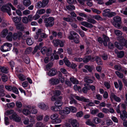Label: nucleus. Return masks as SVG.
<instances>
[{
	"label": "nucleus",
	"mask_w": 127,
	"mask_h": 127,
	"mask_svg": "<svg viewBox=\"0 0 127 127\" xmlns=\"http://www.w3.org/2000/svg\"><path fill=\"white\" fill-rule=\"evenodd\" d=\"M70 111L69 107H66L63 110L61 111V112L62 113L63 115H67L70 113Z\"/></svg>",
	"instance_id": "nucleus-19"
},
{
	"label": "nucleus",
	"mask_w": 127,
	"mask_h": 127,
	"mask_svg": "<svg viewBox=\"0 0 127 127\" xmlns=\"http://www.w3.org/2000/svg\"><path fill=\"white\" fill-rule=\"evenodd\" d=\"M6 113L7 115L13 113L11 116H10L9 117L10 119H13L14 121L17 122H19L21 120V118L18 116L15 112H14L13 110H8L6 112Z\"/></svg>",
	"instance_id": "nucleus-1"
},
{
	"label": "nucleus",
	"mask_w": 127,
	"mask_h": 127,
	"mask_svg": "<svg viewBox=\"0 0 127 127\" xmlns=\"http://www.w3.org/2000/svg\"><path fill=\"white\" fill-rule=\"evenodd\" d=\"M63 60L64 63L66 65L68 66L70 65V63L69 62V61L67 59L66 57H65Z\"/></svg>",
	"instance_id": "nucleus-44"
},
{
	"label": "nucleus",
	"mask_w": 127,
	"mask_h": 127,
	"mask_svg": "<svg viewBox=\"0 0 127 127\" xmlns=\"http://www.w3.org/2000/svg\"><path fill=\"white\" fill-rule=\"evenodd\" d=\"M115 53L117 55L118 58H123L124 55V53L123 51H118L117 50L115 51Z\"/></svg>",
	"instance_id": "nucleus-17"
},
{
	"label": "nucleus",
	"mask_w": 127,
	"mask_h": 127,
	"mask_svg": "<svg viewBox=\"0 0 127 127\" xmlns=\"http://www.w3.org/2000/svg\"><path fill=\"white\" fill-rule=\"evenodd\" d=\"M41 7H44L42 2L40 1L38 2L37 4V8H40Z\"/></svg>",
	"instance_id": "nucleus-49"
},
{
	"label": "nucleus",
	"mask_w": 127,
	"mask_h": 127,
	"mask_svg": "<svg viewBox=\"0 0 127 127\" xmlns=\"http://www.w3.org/2000/svg\"><path fill=\"white\" fill-rule=\"evenodd\" d=\"M47 49H48L46 47H43L41 49V53L43 54H45L47 52Z\"/></svg>",
	"instance_id": "nucleus-52"
},
{
	"label": "nucleus",
	"mask_w": 127,
	"mask_h": 127,
	"mask_svg": "<svg viewBox=\"0 0 127 127\" xmlns=\"http://www.w3.org/2000/svg\"><path fill=\"white\" fill-rule=\"evenodd\" d=\"M92 58L91 56H89L84 57L83 59V61L84 63H87Z\"/></svg>",
	"instance_id": "nucleus-28"
},
{
	"label": "nucleus",
	"mask_w": 127,
	"mask_h": 127,
	"mask_svg": "<svg viewBox=\"0 0 127 127\" xmlns=\"http://www.w3.org/2000/svg\"><path fill=\"white\" fill-rule=\"evenodd\" d=\"M12 33L9 32L8 35L6 36V38L8 41H11L12 40Z\"/></svg>",
	"instance_id": "nucleus-35"
},
{
	"label": "nucleus",
	"mask_w": 127,
	"mask_h": 127,
	"mask_svg": "<svg viewBox=\"0 0 127 127\" xmlns=\"http://www.w3.org/2000/svg\"><path fill=\"white\" fill-rule=\"evenodd\" d=\"M22 33L21 32H18L17 33H14L12 35V38L13 40H16L17 38L19 39L22 35Z\"/></svg>",
	"instance_id": "nucleus-11"
},
{
	"label": "nucleus",
	"mask_w": 127,
	"mask_h": 127,
	"mask_svg": "<svg viewBox=\"0 0 127 127\" xmlns=\"http://www.w3.org/2000/svg\"><path fill=\"white\" fill-rule=\"evenodd\" d=\"M93 18L97 20L102 21L103 20L100 16L98 15L93 16Z\"/></svg>",
	"instance_id": "nucleus-41"
},
{
	"label": "nucleus",
	"mask_w": 127,
	"mask_h": 127,
	"mask_svg": "<svg viewBox=\"0 0 127 127\" xmlns=\"http://www.w3.org/2000/svg\"><path fill=\"white\" fill-rule=\"evenodd\" d=\"M85 87H84L82 89V92L84 93H86L87 91V89H89L88 88L89 85L87 84H84Z\"/></svg>",
	"instance_id": "nucleus-32"
},
{
	"label": "nucleus",
	"mask_w": 127,
	"mask_h": 127,
	"mask_svg": "<svg viewBox=\"0 0 127 127\" xmlns=\"http://www.w3.org/2000/svg\"><path fill=\"white\" fill-rule=\"evenodd\" d=\"M114 68L116 70L120 71L122 69V68L120 65H116L114 66Z\"/></svg>",
	"instance_id": "nucleus-56"
},
{
	"label": "nucleus",
	"mask_w": 127,
	"mask_h": 127,
	"mask_svg": "<svg viewBox=\"0 0 127 127\" xmlns=\"http://www.w3.org/2000/svg\"><path fill=\"white\" fill-rule=\"evenodd\" d=\"M13 92L14 93H15L16 94H18L19 93V92L17 88L15 87H12V89Z\"/></svg>",
	"instance_id": "nucleus-61"
},
{
	"label": "nucleus",
	"mask_w": 127,
	"mask_h": 127,
	"mask_svg": "<svg viewBox=\"0 0 127 127\" xmlns=\"http://www.w3.org/2000/svg\"><path fill=\"white\" fill-rule=\"evenodd\" d=\"M54 19L52 17L46 18L44 20L45 25L46 27H51L54 24Z\"/></svg>",
	"instance_id": "nucleus-3"
},
{
	"label": "nucleus",
	"mask_w": 127,
	"mask_h": 127,
	"mask_svg": "<svg viewBox=\"0 0 127 127\" xmlns=\"http://www.w3.org/2000/svg\"><path fill=\"white\" fill-rule=\"evenodd\" d=\"M61 121V119L58 118L55 120H52V122L53 123L55 124L60 123Z\"/></svg>",
	"instance_id": "nucleus-47"
},
{
	"label": "nucleus",
	"mask_w": 127,
	"mask_h": 127,
	"mask_svg": "<svg viewBox=\"0 0 127 127\" xmlns=\"http://www.w3.org/2000/svg\"><path fill=\"white\" fill-rule=\"evenodd\" d=\"M122 41L121 42L122 43V45L124 46H125L126 48H127V40H126L125 39L122 37H121Z\"/></svg>",
	"instance_id": "nucleus-38"
},
{
	"label": "nucleus",
	"mask_w": 127,
	"mask_h": 127,
	"mask_svg": "<svg viewBox=\"0 0 127 127\" xmlns=\"http://www.w3.org/2000/svg\"><path fill=\"white\" fill-rule=\"evenodd\" d=\"M1 10L2 11L7 12L9 15H11V14L10 12L11 8L9 6V3L2 6L1 8Z\"/></svg>",
	"instance_id": "nucleus-8"
},
{
	"label": "nucleus",
	"mask_w": 127,
	"mask_h": 127,
	"mask_svg": "<svg viewBox=\"0 0 127 127\" xmlns=\"http://www.w3.org/2000/svg\"><path fill=\"white\" fill-rule=\"evenodd\" d=\"M23 4L26 6H28L31 5V2L30 0H23Z\"/></svg>",
	"instance_id": "nucleus-34"
},
{
	"label": "nucleus",
	"mask_w": 127,
	"mask_h": 127,
	"mask_svg": "<svg viewBox=\"0 0 127 127\" xmlns=\"http://www.w3.org/2000/svg\"><path fill=\"white\" fill-rule=\"evenodd\" d=\"M69 107L70 111L74 113L77 112V110L76 107L72 106H70Z\"/></svg>",
	"instance_id": "nucleus-46"
},
{
	"label": "nucleus",
	"mask_w": 127,
	"mask_h": 127,
	"mask_svg": "<svg viewBox=\"0 0 127 127\" xmlns=\"http://www.w3.org/2000/svg\"><path fill=\"white\" fill-rule=\"evenodd\" d=\"M57 106H53L51 107V109L52 110L56 112L60 110V109Z\"/></svg>",
	"instance_id": "nucleus-51"
},
{
	"label": "nucleus",
	"mask_w": 127,
	"mask_h": 127,
	"mask_svg": "<svg viewBox=\"0 0 127 127\" xmlns=\"http://www.w3.org/2000/svg\"><path fill=\"white\" fill-rule=\"evenodd\" d=\"M95 61L98 65H100L102 64V60L99 57H96L95 59Z\"/></svg>",
	"instance_id": "nucleus-43"
},
{
	"label": "nucleus",
	"mask_w": 127,
	"mask_h": 127,
	"mask_svg": "<svg viewBox=\"0 0 127 127\" xmlns=\"http://www.w3.org/2000/svg\"><path fill=\"white\" fill-rule=\"evenodd\" d=\"M60 40L59 39H56V40H53V43L54 44V46L55 47H58L59 44V41Z\"/></svg>",
	"instance_id": "nucleus-42"
},
{
	"label": "nucleus",
	"mask_w": 127,
	"mask_h": 127,
	"mask_svg": "<svg viewBox=\"0 0 127 127\" xmlns=\"http://www.w3.org/2000/svg\"><path fill=\"white\" fill-rule=\"evenodd\" d=\"M18 77L19 80L22 81H23L25 80L26 78L25 76L21 73L19 74L18 75Z\"/></svg>",
	"instance_id": "nucleus-31"
},
{
	"label": "nucleus",
	"mask_w": 127,
	"mask_h": 127,
	"mask_svg": "<svg viewBox=\"0 0 127 127\" xmlns=\"http://www.w3.org/2000/svg\"><path fill=\"white\" fill-rule=\"evenodd\" d=\"M68 122L73 127H78L79 126V123L76 119L71 118L69 120Z\"/></svg>",
	"instance_id": "nucleus-7"
},
{
	"label": "nucleus",
	"mask_w": 127,
	"mask_h": 127,
	"mask_svg": "<svg viewBox=\"0 0 127 127\" xmlns=\"http://www.w3.org/2000/svg\"><path fill=\"white\" fill-rule=\"evenodd\" d=\"M26 42L28 45H31L33 44L34 42L33 39L31 38H28L26 40Z\"/></svg>",
	"instance_id": "nucleus-24"
},
{
	"label": "nucleus",
	"mask_w": 127,
	"mask_h": 127,
	"mask_svg": "<svg viewBox=\"0 0 127 127\" xmlns=\"http://www.w3.org/2000/svg\"><path fill=\"white\" fill-rule=\"evenodd\" d=\"M67 16V17H64L63 20L69 22H72L73 21V20L69 15H68Z\"/></svg>",
	"instance_id": "nucleus-20"
},
{
	"label": "nucleus",
	"mask_w": 127,
	"mask_h": 127,
	"mask_svg": "<svg viewBox=\"0 0 127 127\" xmlns=\"http://www.w3.org/2000/svg\"><path fill=\"white\" fill-rule=\"evenodd\" d=\"M12 46V44H11L8 42L5 43L1 47L0 49L2 52H6L10 50Z\"/></svg>",
	"instance_id": "nucleus-6"
},
{
	"label": "nucleus",
	"mask_w": 127,
	"mask_h": 127,
	"mask_svg": "<svg viewBox=\"0 0 127 127\" xmlns=\"http://www.w3.org/2000/svg\"><path fill=\"white\" fill-rule=\"evenodd\" d=\"M66 9L70 11H72L75 9V6L72 5H69L66 6Z\"/></svg>",
	"instance_id": "nucleus-26"
},
{
	"label": "nucleus",
	"mask_w": 127,
	"mask_h": 127,
	"mask_svg": "<svg viewBox=\"0 0 127 127\" xmlns=\"http://www.w3.org/2000/svg\"><path fill=\"white\" fill-rule=\"evenodd\" d=\"M114 21L112 22L113 25L116 27L118 28H121V25L120 23H121V18L119 16H116L113 17Z\"/></svg>",
	"instance_id": "nucleus-4"
},
{
	"label": "nucleus",
	"mask_w": 127,
	"mask_h": 127,
	"mask_svg": "<svg viewBox=\"0 0 127 127\" xmlns=\"http://www.w3.org/2000/svg\"><path fill=\"white\" fill-rule=\"evenodd\" d=\"M45 12V10L44 9H41L38 10L37 13L38 14H42L44 13Z\"/></svg>",
	"instance_id": "nucleus-55"
},
{
	"label": "nucleus",
	"mask_w": 127,
	"mask_h": 127,
	"mask_svg": "<svg viewBox=\"0 0 127 127\" xmlns=\"http://www.w3.org/2000/svg\"><path fill=\"white\" fill-rule=\"evenodd\" d=\"M58 114H53L52 115L51 117V119L53 120H54L56 119V118H58Z\"/></svg>",
	"instance_id": "nucleus-48"
},
{
	"label": "nucleus",
	"mask_w": 127,
	"mask_h": 127,
	"mask_svg": "<svg viewBox=\"0 0 127 127\" xmlns=\"http://www.w3.org/2000/svg\"><path fill=\"white\" fill-rule=\"evenodd\" d=\"M110 10L109 9L104 10L102 13L103 16L104 17H107L109 18L115 16L116 13L115 12H110Z\"/></svg>",
	"instance_id": "nucleus-5"
},
{
	"label": "nucleus",
	"mask_w": 127,
	"mask_h": 127,
	"mask_svg": "<svg viewBox=\"0 0 127 127\" xmlns=\"http://www.w3.org/2000/svg\"><path fill=\"white\" fill-rule=\"evenodd\" d=\"M118 82L119 85L117 82H114V84L115 87L116 88H118L119 87V90L121 91L122 90L123 87L122 83L121 81L119 80H118Z\"/></svg>",
	"instance_id": "nucleus-10"
},
{
	"label": "nucleus",
	"mask_w": 127,
	"mask_h": 127,
	"mask_svg": "<svg viewBox=\"0 0 127 127\" xmlns=\"http://www.w3.org/2000/svg\"><path fill=\"white\" fill-rule=\"evenodd\" d=\"M49 2V0H42V2L44 7L48 4Z\"/></svg>",
	"instance_id": "nucleus-60"
},
{
	"label": "nucleus",
	"mask_w": 127,
	"mask_h": 127,
	"mask_svg": "<svg viewBox=\"0 0 127 127\" xmlns=\"http://www.w3.org/2000/svg\"><path fill=\"white\" fill-rule=\"evenodd\" d=\"M115 73L120 78H122L124 77V75L122 73L118 71L115 72Z\"/></svg>",
	"instance_id": "nucleus-40"
},
{
	"label": "nucleus",
	"mask_w": 127,
	"mask_h": 127,
	"mask_svg": "<svg viewBox=\"0 0 127 127\" xmlns=\"http://www.w3.org/2000/svg\"><path fill=\"white\" fill-rule=\"evenodd\" d=\"M16 27V28L20 31H23L24 30V26L22 24L19 23L15 25Z\"/></svg>",
	"instance_id": "nucleus-27"
},
{
	"label": "nucleus",
	"mask_w": 127,
	"mask_h": 127,
	"mask_svg": "<svg viewBox=\"0 0 127 127\" xmlns=\"http://www.w3.org/2000/svg\"><path fill=\"white\" fill-rule=\"evenodd\" d=\"M74 88L75 91H78L79 92L81 91V89L80 86H78L77 85H75L74 86Z\"/></svg>",
	"instance_id": "nucleus-53"
},
{
	"label": "nucleus",
	"mask_w": 127,
	"mask_h": 127,
	"mask_svg": "<svg viewBox=\"0 0 127 127\" xmlns=\"http://www.w3.org/2000/svg\"><path fill=\"white\" fill-rule=\"evenodd\" d=\"M114 32L117 35L119 36H121L122 34V33L121 31L118 30H115Z\"/></svg>",
	"instance_id": "nucleus-50"
},
{
	"label": "nucleus",
	"mask_w": 127,
	"mask_h": 127,
	"mask_svg": "<svg viewBox=\"0 0 127 127\" xmlns=\"http://www.w3.org/2000/svg\"><path fill=\"white\" fill-rule=\"evenodd\" d=\"M23 59L25 62L27 64H29L30 62V59L29 57L26 56L23 58Z\"/></svg>",
	"instance_id": "nucleus-36"
},
{
	"label": "nucleus",
	"mask_w": 127,
	"mask_h": 127,
	"mask_svg": "<svg viewBox=\"0 0 127 127\" xmlns=\"http://www.w3.org/2000/svg\"><path fill=\"white\" fill-rule=\"evenodd\" d=\"M8 68L7 67H5L4 66H1L0 67V70L2 73H7L8 72Z\"/></svg>",
	"instance_id": "nucleus-22"
},
{
	"label": "nucleus",
	"mask_w": 127,
	"mask_h": 127,
	"mask_svg": "<svg viewBox=\"0 0 127 127\" xmlns=\"http://www.w3.org/2000/svg\"><path fill=\"white\" fill-rule=\"evenodd\" d=\"M101 120L97 117H95L93 119V122L95 124H98L101 122Z\"/></svg>",
	"instance_id": "nucleus-33"
},
{
	"label": "nucleus",
	"mask_w": 127,
	"mask_h": 127,
	"mask_svg": "<svg viewBox=\"0 0 127 127\" xmlns=\"http://www.w3.org/2000/svg\"><path fill=\"white\" fill-rule=\"evenodd\" d=\"M84 80L85 82L88 83H91L93 82V80L90 79L89 77L87 76L85 77Z\"/></svg>",
	"instance_id": "nucleus-25"
},
{
	"label": "nucleus",
	"mask_w": 127,
	"mask_h": 127,
	"mask_svg": "<svg viewBox=\"0 0 127 127\" xmlns=\"http://www.w3.org/2000/svg\"><path fill=\"white\" fill-rule=\"evenodd\" d=\"M92 10L94 13H96L97 14H99L101 13V11L98 10L95 8H92Z\"/></svg>",
	"instance_id": "nucleus-63"
},
{
	"label": "nucleus",
	"mask_w": 127,
	"mask_h": 127,
	"mask_svg": "<svg viewBox=\"0 0 127 127\" xmlns=\"http://www.w3.org/2000/svg\"><path fill=\"white\" fill-rule=\"evenodd\" d=\"M31 108V107L30 106H28L27 107V109H24L23 110V114L26 115L29 114L30 113V111L29 110H30Z\"/></svg>",
	"instance_id": "nucleus-15"
},
{
	"label": "nucleus",
	"mask_w": 127,
	"mask_h": 127,
	"mask_svg": "<svg viewBox=\"0 0 127 127\" xmlns=\"http://www.w3.org/2000/svg\"><path fill=\"white\" fill-rule=\"evenodd\" d=\"M53 65V63H49L47 64L46 65V68L47 69L50 68Z\"/></svg>",
	"instance_id": "nucleus-64"
},
{
	"label": "nucleus",
	"mask_w": 127,
	"mask_h": 127,
	"mask_svg": "<svg viewBox=\"0 0 127 127\" xmlns=\"http://www.w3.org/2000/svg\"><path fill=\"white\" fill-rule=\"evenodd\" d=\"M79 36L78 34L76 33V34L74 36L73 39L74 42L76 43H78L79 42Z\"/></svg>",
	"instance_id": "nucleus-37"
},
{
	"label": "nucleus",
	"mask_w": 127,
	"mask_h": 127,
	"mask_svg": "<svg viewBox=\"0 0 127 127\" xmlns=\"http://www.w3.org/2000/svg\"><path fill=\"white\" fill-rule=\"evenodd\" d=\"M38 106L39 108L45 110H47L49 108L48 106L43 102H41L39 104Z\"/></svg>",
	"instance_id": "nucleus-14"
},
{
	"label": "nucleus",
	"mask_w": 127,
	"mask_h": 127,
	"mask_svg": "<svg viewBox=\"0 0 127 127\" xmlns=\"http://www.w3.org/2000/svg\"><path fill=\"white\" fill-rule=\"evenodd\" d=\"M32 49L31 47H28L27 48L25 51V53L26 54H29L32 51Z\"/></svg>",
	"instance_id": "nucleus-58"
},
{
	"label": "nucleus",
	"mask_w": 127,
	"mask_h": 127,
	"mask_svg": "<svg viewBox=\"0 0 127 127\" xmlns=\"http://www.w3.org/2000/svg\"><path fill=\"white\" fill-rule=\"evenodd\" d=\"M50 83L52 85H56L59 84L60 81L58 78H52L49 79Z\"/></svg>",
	"instance_id": "nucleus-12"
},
{
	"label": "nucleus",
	"mask_w": 127,
	"mask_h": 127,
	"mask_svg": "<svg viewBox=\"0 0 127 127\" xmlns=\"http://www.w3.org/2000/svg\"><path fill=\"white\" fill-rule=\"evenodd\" d=\"M110 97L112 101H113V99L118 102H120L121 100L120 98L119 97L117 96L113 92L111 93Z\"/></svg>",
	"instance_id": "nucleus-9"
},
{
	"label": "nucleus",
	"mask_w": 127,
	"mask_h": 127,
	"mask_svg": "<svg viewBox=\"0 0 127 127\" xmlns=\"http://www.w3.org/2000/svg\"><path fill=\"white\" fill-rule=\"evenodd\" d=\"M54 104L56 106L60 107L62 105L63 102L61 100H57L55 102Z\"/></svg>",
	"instance_id": "nucleus-39"
},
{
	"label": "nucleus",
	"mask_w": 127,
	"mask_h": 127,
	"mask_svg": "<svg viewBox=\"0 0 127 127\" xmlns=\"http://www.w3.org/2000/svg\"><path fill=\"white\" fill-rule=\"evenodd\" d=\"M70 79V81L74 84H77L79 83L78 81L75 78H71Z\"/></svg>",
	"instance_id": "nucleus-45"
},
{
	"label": "nucleus",
	"mask_w": 127,
	"mask_h": 127,
	"mask_svg": "<svg viewBox=\"0 0 127 127\" xmlns=\"http://www.w3.org/2000/svg\"><path fill=\"white\" fill-rule=\"evenodd\" d=\"M30 122L31 123L30 124V126H33V125L35 124V121L33 118L31 117L30 119Z\"/></svg>",
	"instance_id": "nucleus-62"
},
{
	"label": "nucleus",
	"mask_w": 127,
	"mask_h": 127,
	"mask_svg": "<svg viewBox=\"0 0 127 127\" xmlns=\"http://www.w3.org/2000/svg\"><path fill=\"white\" fill-rule=\"evenodd\" d=\"M59 46L60 47H63L64 46V43L65 41L64 40H60L59 41Z\"/></svg>",
	"instance_id": "nucleus-59"
},
{
	"label": "nucleus",
	"mask_w": 127,
	"mask_h": 127,
	"mask_svg": "<svg viewBox=\"0 0 127 127\" xmlns=\"http://www.w3.org/2000/svg\"><path fill=\"white\" fill-rule=\"evenodd\" d=\"M87 21H82L81 22V24L84 26L88 28H92L93 27V25L91 24H94L97 22L94 19L88 18L87 19Z\"/></svg>",
	"instance_id": "nucleus-2"
},
{
	"label": "nucleus",
	"mask_w": 127,
	"mask_h": 127,
	"mask_svg": "<svg viewBox=\"0 0 127 127\" xmlns=\"http://www.w3.org/2000/svg\"><path fill=\"white\" fill-rule=\"evenodd\" d=\"M8 31L6 29H5L3 30L1 34V36L2 37H5L7 34Z\"/></svg>",
	"instance_id": "nucleus-29"
},
{
	"label": "nucleus",
	"mask_w": 127,
	"mask_h": 127,
	"mask_svg": "<svg viewBox=\"0 0 127 127\" xmlns=\"http://www.w3.org/2000/svg\"><path fill=\"white\" fill-rule=\"evenodd\" d=\"M35 107L34 106H32V109L31 110V112L33 114H36L37 112V110L35 109L34 108Z\"/></svg>",
	"instance_id": "nucleus-54"
},
{
	"label": "nucleus",
	"mask_w": 127,
	"mask_h": 127,
	"mask_svg": "<svg viewBox=\"0 0 127 127\" xmlns=\"http://www.w3.org/2000/svg\"><path fill=\"white\" fill-rule=\"evenodd\" d=\"M57 70L54 68L51 69L47 73L48 75L53 76L55 75L56 73Z\"/></svg>",
	"instance_id": "nucleus-16"
},
{
	"label": "nucleus",
	"mask_w": 127,
	"mask_h": 127,
	"mask_svg": "<svg viewBox=\"0 0 127 127\" xmlns=\"http://www.w3.org/2000/svg\"><path fill=\"white\" fill-rule=\"evenodd\" d=\"M1 79L3 82H6L8 80V77L6 75H3L1 77Z\"/></svg>",
	"instance_id": "nucleus-57"
},
{
	"label": "nucleus",
	"mask_w": 127,
	"mask_h": 127,
	"mask_svg": "<svg viewBox=\"0 0 127 127\" xmlns=\"http://www.w3.org/2000/svg\"><path fill=\"white\" fill-rule=\"evenodd\" d=\"M70 35L69 36L68 38L70 40H73L74 36L76 34V33L74 31H70Z\"/></svg>",
	"instance_id": "nucleus-23"
},
{
	"label": "nucleus",
	"mask_w": 127,
	"mask_h": 127,
	"mask_svg": "<svg viewBox=\"0 0 127 127\" xmlns=\"http://www.w3.org/2000/svg\"><path fill=\"white\" fill-rule=\"evenodd\" d=\"M122 41L121 37L120 38V42L118 43L117 42H115V46L119 50H121L123 48V45H122V43L121 42V41Z\"/></svg>",
	"instance_id": "nucleus-13"
},
{
	"label": "nucleus",
	"mask_w": 127,
	"mask_h": 127,
	"mask_svg": "<svg viewBox=\"0 0 127 127\" xmlns=\"http://www.w3.org/2000/svg\"><path fill=\"white\" fill-rule=\"evenodd\" d=\"M12 19L13 22L15 23V25L18 24L19 23L21 20V18H18L17 17H15L12 18Z\"/></svg>",
	"instance_id": "nucleus-21"
},
{
	"label": "nucleus",
	"mask_w": 127,
	"mask_h": 127,
	"mask_svg": "<svg viewBox=\"0 0 127 127\" xmlns=\"http://www.w3.org/2000/svg\"><path fill=\"white\" fill-rule=\"evenodd\" d=\"M72 95H71V96L70 98V104H74L75 105H77L78 103L77 101L73 98Z\"/></svg>",
	"instance_id": "nucleus-30"
},
{
	"label": "nucleus",
	"mask_w": 127,
	"mask_h": 127,
	"mask_svg": "<svg viewBox=\"0 0 127 127\" xmlns=\"http://www.w3.org/2000/svg\"><path fill=\"white\" fill-rule=\"evenodd\" d=\"M37 33L39 34L41 38H45L47 37V35L45 33L42 32L41 29H38L37 31Z\"/></svg>",
	"instance_id": "nucleus-18"
}]
</instances>
